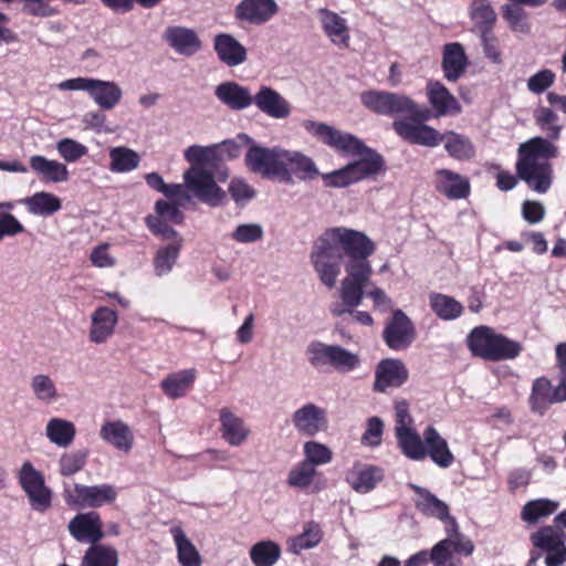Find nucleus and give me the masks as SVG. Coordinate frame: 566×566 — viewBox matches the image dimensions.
<instances>
[{"label":"nucleus","instance_id":"nucleus-20","mask_svg":"<svg viewBox=\"0 0 566 566\" xmlns=\"http://www.w3.org/2000/svg\"><path fill=\"white\" fill-rule=\"evenodd\" d=\"M103 524L98 513L86 512L75 515L67 525L70 534L77 542L96 545L103 537Z\"/></svg>","mask_w":566,"mask_h":566},{"label":"nucleus","instance_id":"nucleus-42","mask_svg":"<svg viewBox=\"0 0 566 566\" xmlns=\"http://www.w3.org/2000/svg\"><path fill=\"white\" fill-rule=\"evenodd\" d=\"M171 534L177 547L178 562L182 566H201V557L196 546L187 537L179 526L171 528Z\"/></svg>","mask_w":566,"mask_h":566},{"label":"nucleus","instance_id":"nucleus-50","mask_svg":"<svg viewBox=\"0 0 566 566\" xmlns=\"http://www.w3.org/2000/svg\"><path fill=\"white\" fill-rule=\"evenodd\" d=\"M281 557V547L272 541L255 543L250 549L254 566H273Z\"/></svg>","mask_w":566,"mask_h":566},{"label":"nucleus","instance_id":"nucleus-34","mask_svg":"<svg viewBox=\"0 0 566 566\" xmlns=\"http://www.w3.org/2000/svg\"><path fill=\"white\" fill-rule=\"evenodd\" d=\"M197 377L195 368L182 369L169 374L161 380L164 394L172 400L185 397Z\"/></svg>","mask_w":566,"mask_h":566},{"label":"nucleus","instance_id":"nucleus-26","mask_svg":"<svg viewBox=\"0 0 566 566\" xmlns=\"http://www.w3.org/2000/svg\"><path fill=\"white\" fill-rule=\"evenodd\" d=\"M374 389L379 392L389 387H400L408 379V370L399 359H384L376 368Z\"/></svg>","mask_w":566,"mask_h":566},{"label":"nucleus","instance_id":"nucleus-28","mask_svg":"<svg viewBox=\"0 0 566 566\" xmlns=\"http://www.w3.org/2000/svg\"><path fill=\"white\" fill-rule=\"evenodd\" d=\"M382 480L381 469L363 463H355L346 473V481L357 493H368Z\"/></svg>","mask_w":566,"mask_h":566},{"label":"nucleus","instance_id":"nucleus-5","mask_svg":"<svg viewBox=\"0 0 566 566\" xmlns=\"http://www.w3.org/2000/svg\"><path fill=\"white\" fill-rule=\"evenodd\" d=\"M310 365L317 369L333 368L338 373H350L360 365L358 354L339 345H328L319 340L311 342L305 349Z\"/></svg>","mask_w":566,"mask_h":566},{"label":"nucleus","instance_id":"nucleus-51","mask_svg":"<svg viewBox=\"0 0 566 566\" xmlns=\"http://www.w3.org/2000/svg\"><path fill=\"white\" fill-rule=\"evenodd\" d=\"M326 145L337 151L353 155H363L365 150V145L357 137L335 127H333Z\"/></svg>","mask_w":566,"mask_h":566},{"label":"nucleus","instance_id":"nucleus-40","mask_svg":"<svg viewBox=\"0 0 566 566\" xmlns=\"http://www.w3.org/2000/svg\"><path fill=\"white\" fill-rule=\"evenodd\" d=\"M119 555L111 545H91L85 552L81 566H118Z\"/></svg>","mask_w":566,"mask_h":566},{"label":"nucleus","instance_id":"nucleus-49","mask_svg":"<svg viewBox=\"0 0 566 566\" xmlns=\"http://www.w3.org/2000/svg\"><path fill=\"white\" fill-rule=\"evenodd\" d=\"M322 541V531L318 524L310 522L304 526L302 534L294 536L289 541V552L300 554L304 549H310L318 545Z\"/></svg>","mask_w":566,"mask_h":566},{"label":"nucleus","instance_id":"nucleus-21","mask_svg":"<svg viewBox=\"0 0 566 566\" xmlns=\"http://www.w3.org/2000/svg\"><path fill=\"white\" fill-rule=\"evenodd\" d=\"M287 484L310 494L319 493L326 488V481L323 474L317 468L304 461H301L291 469L287 475Z\"/></svg>","mask_w":566,"mask_h":566},{"label":"nucleus","instance_id":"nucleus-27","mask_svg":"<svg viewBox=\"0 0 566 566\" xmlns=\"http://www.w3.org/2000/svg\"><path fill=\"white\" fill-rule=\"evenodd\" d=\"M428 101L434 111L436 117L459 114L461 105L451 92L440 82L430 81L427 84Z\"/></svg>","mask_w":566,"mask_h":566},{"label":"nucleus","instance_id":"nucleus-8","mask_svg":"<svg viewBox=\"0 0 566 566\" xmlns=\"http://www.w3.org/2000/svg\"><path fill=\"white\" fill-rule=\"evenodd\" d=\"M63 495L69 505L97 509L114 503L118 492L114 485L107 483L95 485L75 483L72 489L65 486Z\"/></svg>","mask_w":566,"mask_h":566},{"label":"nucleus","instance_id":"nucleus-7","mask_svg":"<svg viewBox=\"0 0 566 566\" xmlns=\"http://www.w3.org/2000/svg\"><path fill=\"white\" fill-rule=\"evenodd\" d=\"M57 88L86 92L94 103L105 111L115 108L123 98V90L116 82L93 77L69 78L60 82Z\"/></svg>","mask_w":566,"mask_h":566},{"label":"nucleus","instance_id":"nucleus-61","mask_svg":"<svg viewBox=\"0 0 566 566\" xmlns=\"http://www.w3.org/2000/svg\"><path fill=\"white\" fill-rule=\"evenodd\" d=\"M263 237V229L258 223H244L237 227L232 233V238L237 242L252 243L261 240Z\"/></svg>","mask_w":566,"mask_h":566},{"label":"nucleus","instance_id":"nucleus-39","mask_svg":"<svg viewBox=\"0 0 566 566\" xmlns=\"http://www.w3.org/2000/svg\"><path fill=\"white\" fill-rule=\"evenodd\" d=\"M370 284H363L361 286V296L359 297V301L357 304H350L347 303L340 292V286L338 287V296L340 302L333 303L329 306V312L334 316H342L344 314H349L354 322L359 323L361 325L371 326L374 323L373 317L368 312L365 311H357L356 308L361 304L364 296L366 294V287L370 286Z\"/></svg>","mask_w":566,"mask_h":566},{"label":"nucleus","instance_id":"nucleus-52","mask_svg":"<svg viewBox=\"0 0 566 566\" xmlns=\"http://www.w3.org/2000/svg\"><path fill=\"white\" fill-rule=\"evenodd\" d=\"M558 509V503L547 499H538L527 502L522 510V518L527 523L549 516Z\"/></svg>","mask_w":566,"mask_h":566},{"label":"nucleus","instance_id":"nucleus-11","mask_svg":"<svg viewBox=\"0 0 566 566\" xmlns=\"http://www.w3.org/2000/svg\"><path fill=\"white\" fill-rule=\"evenodd\" d=\"M566 535L556 526H546L531 536L533 545L545 552L546 566H560L566 562Z\"/></svg>","mask_w":566,"mask_h":566},{"label":"nucleus","instance_id":"nucleus-22","mask_svg":"<svg viewBox=\"0 0 566 566\" xmlns=\"http://www.w3.org/2000/svg\"><path fill=\"white\" fill-rule=\"evenodd\" d=\"M90 318V340L94 344L106 343L115 333L118 323L117 312L107 306H99L92 312Z\"/></svg>","mask_w":566,"mask_h":566},{"label":"nucleus","instance_id":"nucleus-15","mask_svg":"<svg viewBox=\"0 0 566 566\" xmlns=\"http://www.w3.org/2000/svg\"><path fill=\"white\" fill-rule=\"evenodd\" d=\"M99 438L122 454H129L135 446L132 427L122 419L106 420L101 424Z\"/></svg>","mask_w":566,"mask_h":566},{"label":"nucleus","instance_id":"nucleus-54","mask_svg":"<svg viewBox=\"0 0 566 566\" xmlns=\"http://www.w3.org/2000/svg\"><path fill=\"white\" fill-rule=\"evenodd\" d=\"M304 459L302 461L308 462L311 465L317 468L332 462L333 452L323 443L317 441H307L303 446Z\"/></svg>","mask_w":566,"mask_h":566},{"label":"nucleus","instance_id":"nucleus-1","mask_svg":"<svg viewBox=\"0 0 566 566\" xmlns=\"http://www.w3.org/2000/svg\"><path fill=\"white\" fill-rule=\"evenodd\" d=\"M375 250V242L365 232L334 227L315 240L310 260L319 281L328 289L335 287L343 264L342 295L347 303L357 304L363 284L371 283L374 269L369 258Z\"/></svg>","mask_w":566,"mask_h":566},{"label":"nucleus","instance_id":"nucleus-14","mask_svg":"<svg viewBox=\"0 0 566 566\" xmlns=\"http://www.w3.org/2000/svg\"><path fill=\"white\" fill-rule=\"evenodd\" d=\"M416 329L411 319L401 311L394 312L384 329V340L394 350L407 349L413 342Z\"/></svg>","mask_w":566,"mask_h":566},{"label":"nucleus","instance_id":"nucleus-47","mask_svg":"<svg viewBox=\"0 0 566 566\" xmlns=\"http://www.w3.org/2000/svg\"><path fill=\"white\" fill-rule=\"evenodd\" d=\"M557 397V387L552 388L547 379L538 378L533 384L531 396L532 409L542 413L547 405L560 401Z\"/></svg>","mask_w":566,"mask_h":566},{"label":"nucleus","instance_id":"nucleus-6","mask_svg":"<svg viewBox=\"0 0 566 566\" xmlns=\"http://www.w3.org/2000/svg\"><path fill=\"white\" fill-rule=\"evenodd\" d=\"M361 104L369 111L379 115L410 114L427 120L430 117L428 109H421L408 96L385 91H366L360 94Z\"/></svg>","mask_w":566,"mask_h":566},{"label":"nucleus","instance_id":"nucleus-55","mask_svg":"<svg viewBox=\"0 0 566 566\" xmlns=\"http://www.w3.org/2000/svg\"><path fill=\"white\" fill-rule=\"evenodd\" d=\"M534 118L548 139L559 138L562 126L557 124L558 117L555 112L548 107H539L535 111Z\"/></svg>","mask_w":566,"mask_h":566},{"label":"nucleus","instance_id":"nucleus-45","mask_svg":"<svg viewBox=\"0 0 566 566\" xmlns=\"http://www.w3.org/2000/svg\"><path fill=\"white\" fill-rule=\"evenodd\" d=\"M444 149L447 153L459 160L471 159L474 156V146L471 140L454 132H447L442 135Z\"/></svg>","mask_w":566,"mask_h":566},{"label":"nucleus","instance_id":"nucleus-58","mask_svg":"<svg viewBox=\"0 0 566 566\" xmlns=\"http://www.w3.org/2000/svg\"><path fill=\"white\" fill-rule=\"evenodd\" d=\"M471 18L479 25L490 27L496 15L488 0H474L471 4Z\"/></svg>","mask_w":566,"mask_h":566},{"label":"nucleus","instance_id":"nucleus-3","mask_svg":"<svg viewBox=\"0 0 566 566\" xmlns=\"http://www.w3.org/2000/svg\"><path fill=\"white\" fill-rule=\"evenodd\" d=\"M240 139L251 143L245 154L247 168L262 178L277 180L280 182L291 184V177L285 165L286 149L275 147H264L253 144L248 135H239Z\"/></svg>","mask_w":566,"mask_h":566},{"label":"nucleus","instance_id":"nucleus-63","mask_svg":"<svg viewBox=\"0 0 566 566\" xmlns=\"http://www.w3.org/2000/svg\"><path fill=\"white\" fill-rule=\"evenodd\" d=\"M229 192L237 203H245L255 197V190L242 178L230 181Z\"/></svg>","mask_w":566,"mask_h":566},{"label":"nucleus","instance_id":"nucleus-10","mask_svg":"<svg viewBox=\"0 0 566 566\" xmlns=\"http://www.w3.org/2000/svg\"><path fill=\"white\" fill-rule=\"evenodd\" d=\"M184 179L186 189L202 202L217 206L224 197L213 175L203 167L191 166L184 174Z\"/></svg>","mask_w":566,"mask_h":566},{"label":"nucleus","instance_id":"nucleus-12","mask_svg":"<svg viewBox=\"0 0 566 566\" xmlns=\"http://www.w3.org/2000/svg\"><path fill=\"white\" fill-rule=\"evenodd\" d=\"M415 118L395 120L392 124L396 133L405 140L423 147H436L442 143V135L431 126L422 124V119Z\"/></svg>","mask_w":566,"mask_h":566},{"label":"nucleus","instance_id":"nucleus-33","mask_svg":"<svg viewBox=\"0 0 566 566\" xmlns=\"http://www.w3.org/2000/svg\"><path fill=\"white\" fill-rule=\"evenodd\" d=\"M31 169L42 179L51 182H64L69 179L67 167L57 160L41 155H33L29 159Z\"/></svg>","mask_w":566,"mask_h":566},{"label":"nucleus","instance_id":"nucleus-37","mask_svg":"<svg viewBox=\"0 0 566 566\" xmlns=\"http://www.w3.org/2000/svg\"><path fill=\"white\" fill-rule=\"evenodd\" d=\"M76 436V429L72 421L64 418H51L45 426V437L59 448L70 447Z\"/></svg>","mask_w":566,"mask_h":566},{"label":"nucleus","instance_id":"nucleus-9","mask_svg":"<svg viewBox=\"0 0 566 566\" xmlns=\"http://www.w3.org/2000/svg\"><path fill=\"white\" fill-rule=\"evenodd\" d=\"M19 482L34 511L45 512L52 502V492L45 485L43 474L25 461L19 472Z\"/></svg>","mask_w":566,"mask_h":566},{"label":"nucleus","instance_id":"nucleus-17","mask_svg":"<svg viewBox=\"0 0 566 566\" xmlns=\"http://www.w3.org/2000/svg\"><path fill=\"white\" fill-rule=\"evenodd\" d=\"M321 28L329 42L339 48L347 49L350 43V30L344 17L327 8L317 10Z\"/></svg>","mask_w":566,"mask_h":566},{"label":"nucleus","instance_id":"nucleus-29","mask_svg":"<svg viewBox=\"0 0 566 566\" xmlns=\"http://www.w3.org/2000/svg\"><path fill=\"white\" fill-rule=\"evenodd\" d=\"M434 182L437 190L450 199H464L469 196V179L452 170H437Z\"/></svg>","mask_w":566,"mask_h":566},{"label":"nucleus","instance_id":"nucleus-36","mask_svg":"<svg viewBox=\"0 0 566 566\" xmlns=\"http://www.w3.org/2000/svg\"><path fill=\"white\" fill-rule=\"evenodd\" d=\"M467 63V56L460 43H449L444 46L442 69L448 81L455 82L464 73Z\"/></svg>","mask_w":566,"mask_h":566},{"label":"nucleus","instance_id":"nucleus-19","mask_svg":"<svg viewBox=\"0 0 566 566\" xmlns=\"http://www.w3.org/2000/svg\"><path fill=\"white\" fill-rule=\"evenodd\" d=\"M256 108L273 119H286L292 113L291 103L277 91L270 86H261L253 95Z\"/></svg>","mask_w":566,"mask_h":566},{"label":"nucleus","instance_id":"nucleus-43","mask_svg":"<svg viewBox=\"0 0 566 566\" xmlns=\"http://www.w3.org/2000/svg\"><path fill=\"white\" fill-rule=\"evenodd\" d=\"M358 156V160L348 164L355 182L376 175L382 167L381 157L377 153L368 149L366 146L363 155Z\"/></svg>","mask_w":566,"mask_h":566},{"label":"nucleus","instance_id":"nucleus-44","mask_svg":"<svg viewBox=\"0 0 566 566\" xmlns=\"http://www.w3.org/2000/svg\"><path fill=\"white\" fill-rule=\"evenodd\" d=\"M429 304L434 314L443 321L455 319L463 312L462 304L455 298L446 294H430Z\"/></svg>","mask_w":566,"mask_h":566},{"label":"nucleus","instance_id":"nucleus-13","mask_svg":"<svg viewBox=\"0 0 566 566\" xmlns=\"http://www.w3.org/2000/svg\"><path fill=\"white\" fill-rule=\"evenodd\" d=\"M279 12L275 0H241L233 9V18L239 24L263 25Z\"/></svg>","mask_w":566,"mask_h":566},{"label":"nucleus","instance_id":"nucleus-53","mask_svg":"<svg viewBox=\"0 0 566 566\" xmlns=\"http://www.w3.org/2000/svg\"><path fill=\"white\" fill-rule=\"evenodd\" d=\"M217 146L192 145L185 149L184 156L191 166L210 167L217 159Z\"/></svg>","mask_w":566,"mask_h":566},{"label":"nucleus","instance_id":"nucleus-23","mask_svg":"<svg viewBox=\"0 0 566 566\" xmlns=\"http://www.w3.org/2000/svg\"><path fill=\"white\" fill-rule=\"evenodd\" d=\"M213 50L218 59L230 67L241 65L248 59V51L244 45L230 33L216 34Z\"/></svg>","mask_w":566,"mask_h":566},{"label":"nucleus","instance_id":"nucleus-57","mask_svg":"<svg viewBox=\"0 0 566 566\" xmlns=\"http://www.w3.org/2000/svg\"><path fill=\"white\" fill-rule=\"evenodd\" d=\"M56 150L67 163L77 161L87 154V147L72 138H63L57 142Z\"/></svg>","mask_w":566,"mask_h":566},{"label":"nucleus","instance_id":"nucleus-62","mask_svg":"<svg viewBox=\"0 0 566 566\" xmlns=\"http://www.w3.org/2000/svg\"><path fill=\"white\" fill-rule=\"evenodd\" d=\"M321 176L326 187L343 188L355 182V180L352 179L354 177L348 165L332 172L322 174Z\"/></svg>","mask_w":566,"mask_h":566},{"label":"nucleus","instance_id":"nucleus-48","mask_svg":"<svg viewBox=\"0 0 566 566\" xmlns=\"http://www.w3.org/2000/svg\"><path fill=\"white\" fill-rule=\"evenodd\" d=\"M109 169L114 172H127L136 169L139 165V155L125 146L114 147L109 150Z\"/></svg>","mask_w":566,"mask_h":566},{"label":"nucleus","instance_id":"nucleus-35","mask_svg":"<svg viewBox=\"0 0 566 566\" xmlns=\"http://www.w3.org/2000/svg\"><path fill=\"white\" fill-rule=\"evenodd\" d=\"M21 203L31 214L39 217H49L62 209L61 199L48 191H38L32 196L25 197L21 200Z\"/></svg>","mask_w":566,"mask_h":566},{"label":"nucleus","instance_id":"nucleus-16","mask_svg":"<svg viewBox=\"0 0 566 566\" xmlns=\"http://www.w3.org/2000/svg\"><path fill=\"white\" fill-rule=\"evenodd\" d=\"M165 42L179 55L193 56L202 49V41L196 30L181 25L168 27L163 34Z\"/></svg>","mask_w":566,"mask_h":566},{"label":"nucleus","instance_id":"nucleus-2","mask_svg":"<svg viewBox=\"0 0 566 566\" xmlns=\"http://www.w3.org/2000/svg\"><path fill=\"white\" fill-rule=\"evenodd\" d=\"M557 153V147L542 137H534L521 144L520 158L516 163L517 176L535 192H547L553 180V169L548 159L556 157Z\"/></svg>","mask_w":566,"mask_h":566},{"label":"nucleus","instance_id":"nucleus-56","mask_svg":"<svg viewBox=\"0 0 566 566\" xmlns=\"http://www.w3.org/2000/svg\"><path fill=\"white\" fill-rule=\"evenodd\" d=\"M88 452L86 450H76L61 455L59 460V470L61 475L71 476L81 471L87 461Z\"/></svg>","mask_w":566,"mask_h":566},{"label":"nucleus","instance_id":"nucleus-59","mask_svg":"<svg viewBox=\"0 0 566 566\" xmlns=\"http://www.w3.org/2000/svg\"><path fill=\"white\" fill-rule=\"evenodd\" d=\"M503 18L507 21L514 31L526 33L528 24L523 9L517 4L503 6Z\"/></svg>","mask_w":566,"mask_h":566},{"label":"nucleus","instance_id":"nucleus-64","mask_svg":"<svg viewBox=\"0 0 566 566\" xmlns=\"http://www.w3.org/2000/svg\"><path fill=\"white\" fill-rule=\"evenodd\" d=\"M384 422L378 417H371L367 421V428L361 437V443L368 447H378L381 442Z\"/></svg>","mask_w":566,"mask_h":566},{"label":"nucleus","instance_id":"nucleus-32","mask_svg":"<svg viewBox=\"0 0 566 566\" xmlns=\"http://www.w3.org/2000/svg\"><path fill=\"white\" fill-rule=\"evenodd\" d=\"M426 455L440 468H449L454 457L449 449L448 442L440 433L433 428L428 427L423 432Z\"/></svg>","mask_w":566,"mask_h":566},{"label":"nucleus","instance_id":"nucleus-31","mask_svg":"<svg viewBox=\"0 0 566 566\" xmlns=\"http://www.w3.org/2000/svg\"><path fill=\"white\" fill-rule=\"evenodd\" d=\"M29 390L35 401L46 406L54 405L62 398L56 381L44 373H38L30 377Z\"/></svg>","mask_w":566,"mask_h":566},{"label":"nucleus","instance_id":"nucleus-25","mask_svg":"<svg viewBox=\"0 0 566 566\" xmlns=\"http://www.w3.org/2000/svg\"><path fill=\"white\" fill-rule=\"evenodd\" d=\"M220 432L224 441L232 446L239 447L249 438L251 431L244 420L237 416L232 410L224 407L219 411Z\"/></svg>","mask_w":566,"mask_h":566},{"label":"nucleus","instance_id":"nucleus-60","mask_svg":"<svg viewBox=\"0 0 566 566\" xmlns=\"http://www.w3.org/2000/svg\"><path fill=\"white\" fill-rule=\"evenodd\" d=\"M459 542L452 538L440 541L431 551V560L436 566H442L451 562L452 548H458Z\"/></svg>","mask_w":566,"mask_h":566},{"label":"nucleus","instance_id":"nucleus-46","mask_svg":"<svg viewBox=\"0 0 566 566\" xmlns=\"http://www.w3.org/2000/svg\"><path fill=\"white\" fill-rule=\"evenodd\" d=\"M181 245L182 240L178 239L156 252L154 258V271L157 276H164L171 272L179 256Z\"/></svg>","mask_w":566,"mask_h":566},{"label":"nucleus","instance_id":"nucleus-38","mask_svg":"<svg viewBox=\"0 0 566 566\" xmlns=\"http://www.w3.org/2000/svg\"><path fill=\"white\" fill-rule=\"evenodd\" d=\"M411 486L417 492L416 506L421 513L441 521L449 518V507L443 501L423 488Z\"/></svg>","mask_w":566,"mask_h":566},{"label":"nucleus","instance_id":"nucleus-41","mask_svg":"<svg viewBox=\"0 0 566 566\" xmlns=\"http://www.w3.org/2000/svg\"><path fill=\"white\" fill-rule=\"evenodd\" d=\"M395 433L398 447L405 457L415 461L424 459V440H421V437L415 431L413 428H408Z\"/></svg>","mask_w":566,"mask_h":566},{"label":"nucleus","instance_id":"nucleus-24","mask_svg":"<svg viewBox=\"0 0 566 566\" xmlns=\"http://www.w3.org/2000/svg\"><path fill=\"white\" fill-rule=\"evenodd\" d=\"M214 95L220 103L231 111H243L253 104V94L251 91L232 81L217 85Z\"/></svg>","mask_w":566,"mask_h":566},{"label":"nucleus","instance_id":"nucleus-30","mask_svg":"<svg viewBox=\"0 0 566 566\" xmlns=\"http://www.w3.org/2000/svg\"><path fill=\"white\" fill-rule=\"evenodd\" d=\"M284 166L290 174L291 184L293 182V177H296L300 181H313L321 176L315 161L298 150L286 149Z\"/></svg>","mask_w":566,"mask_h":566},{"label":"nucleus","instance_id":"nucleus-4","mask_svg":"<svg viewBox=\"0 0 566 566\" xmlns=\"http://www.w3.org/2000/svg\"><path fill=\"white\" fill-rule=\"evenodd\" d=\"M468 346L474 356L492 361L513 359L522 349L517 342L488 326L475 327L468 337Z\"/></svg>","mask_w":566,"mask_h":566},{"label":"nucleus","instance_id":"nucleus-18","mask_svg":"<svg viewBox=\"0 0 566 566\" xmlns=\"http://www.w3.org/2000/svg\"><path fill=\"white\" fill-rule=\"evenodd\" d=\"M292 423L301 434L314 436L327 429L326 410L315 403H306L293 412Z\"/></svg>","mask_w":566,"mask_h":566}]
</instances>
